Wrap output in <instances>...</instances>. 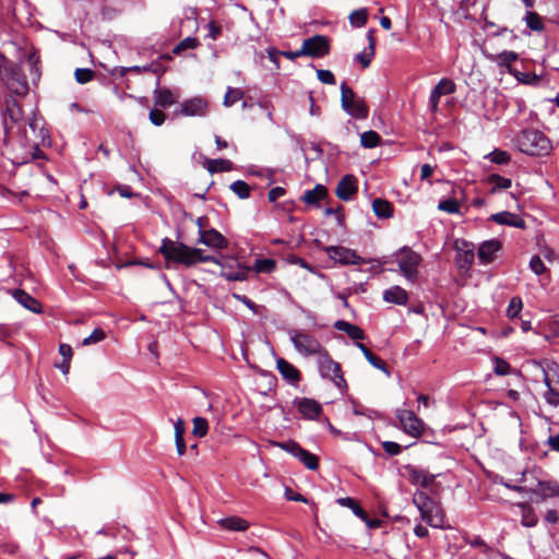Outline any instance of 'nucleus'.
<instances>
[{
  "label": "nucleus",
  "mask_w": 559,
  "mask_h": 559,
  "mask_svg": "<svg viewBox=\"0 0 559 559\" xmlns=\"http://www.w3.org/2000/svg\"><path fill=\"white\" fill-rule=\"evenodd\" d=\"M5 139L3 155L13 165H23L38 158L39 146L49 143L48 131L44 129L43 122L38 118L29 120L28 129H24L19 139H15V133Z\"/></svg>",
  "instance_id": "1"
},
{
  "label": "nucleus",
  "mask_w": 559,
  "mask_h": 559,
  "mask_svg": "<svg viewBox=\"0 0 559 559\" xmlns=\"http://www.w3.org/2000/svg\"><path fill=\"white\" fill-rule=\"evenodd\" d=\"M159 251L166 260L181 263L186 266H193L200 262H213L217 265H222L217 258L204 254L202 249L191 248L185 243L176 242L167 238L163 240Z\"/></svg>",
  "instance_id": "2"
},
{
  "label": "nucleus",
  "mask_w": 559,
  "mask_h": 559,
  "mask_svg": "<svg viewBox=\"0 0 559 559\" xmlns=\"http://www.w3.org/2000/svg\"><path fill=\"white\" fill-rule=\"evenodd\" d=\"M516 147L524 154L544 156L551 151L549 139L538 130H525L515 139Z\"/></svg>",
  "instance_id": "3"
},
{
  "label": "nucleus",
  "mask_w": 559,
  "mask_h": 559,
  "mask_svg": "<svg viewBox=\"0 0 559 559\" xmlns=\"http://www.w3.org/2000/svg\"><path fill=\"white\" fill-rule=\"evenodd\" d=\"M537 372L540 374L547 391L544 394V399L551 406L559 405V365L556 362H547L546 366H542L538 362L534 364Z\"/></svg>",
  "instance_id": "4"
},
{
  "label": "nucleus",
  "mask_w": 559,
  "mask_h": 559,
  "mask_svg": "<svg viewBox=\"0 0 559 559\" xmlns=\"http://www.w3.org/2000/svg\"><path fill=\"white\" fill-rule=\"evenodd\" d=\"M0 76L7 87L14 94L24 95L28 91L27 82L20 69L0 56Z\"/></svg>",
  "instance_id": "5"
},
{
  "label": "nucleus",
  "mask_w": 559,
  "mask_h": 559,
  "mask_svg": "<svg viewBox=\"0 0 559 559\" xmlns=\"http://www.w3.org/2000/svg\"><path fill=\"white\" fill-rule=\"evenodd\" d=\"M414 503L417 506L421 519L427 524L432 527H443L444 514L439 503L423 492L415 496Z\"/></svg>",
  "instance_id": "6"
},
{
  "label": "nucleus",
  "mask_w": 559,
  "mask_h": 559,
  "mask_svg": "<svg viewBox=\"0 0 559 559\" xmlns=\"http://www.w3.org/2000/svg\"><path fill=\"white\" fill-rule=\"evenodd\" d=\"M288 335L295 349L302 356H319L325 349L321 343L307 331L290 330Z\"/></svg>",
  "instance_id": "7"
},
{
  "label": "nucleus",
  "mask_w": 559,
  "mask_h": 559,
  "mask_svg": "<svg viewBox=\"0 0 559 559\" xmlns=\"http://www.w3.org/2000/svg\"><path fill=\"white\" fill-rule=\"evenodd\" d=\"M341 103L343 109L356 119H365L368 116V108L365 103L357 98L352 88L344 82L341 85Z\"/></svg>",
  "instance_id": "8"
},
{
  "label": "nucleus",
  "mask_w": 559,
  "mask_h": 559,
  "mask_svg": "<svg viewBox=\"0 0 559 559\" xmlns=\"http://www.w3.org/2000/svg\"><path fill=\"white\" fill-rule=\"evenodd\" d=\"M400 271L408 281H415L418 274V265L421 258L415 251L403 248L395 254Z\"/></svg>",
  "instance_id": "9"
},
{
  "label": "nucleus",
  "mask_w": 559,
  "mask_h": 559,
  "mask_svg": "<svg viewBox=\"0 0 559 559\" xmlns=\"http://www.w3.org/2000/svg\"><path fill=\"white\" fill-rule=\"evenodd\" d=\"M323 250L331 260L341 265H360L365 260L353 249L343 246H329Z\"/></svg>",
  "instance_id": "10"
},
{
  "label": "nucleus",
  "mask_w": 559,
  "mask_h": 559,
  "mask_svg": "<svg viewBox=\"0 0 559 559\" xmlns=\"http://www.w3.org/2000/svg\"><path fill=\"white\" fill-rule=\"evenodd\" d=\"M318 362L320 373L323 378L330 379L338 388L344 384L345 380L341 371V366L330 357L326 349L318 356Z\"/></svg>",
  "instance_id": "11"
},
{
  "label": "nucleus",
  "mask_w": 559,
  "mask_h": 559,
  "mask_svg": "<svg viewBox=\"0 0 559 559\" xmlns=\"http://www.w3.org/2000/svg\"><path fill=\"white\" fill-rule=\"evenodd\" d=\"M396 417L400 420L403 431L414 438L420 437L425 431L424 421L408 409H397Z\"/></svg>",
  "instance_id": "12"
},
{
  "label": "nucleus",
  "mask_w": 559,
  "mask_h": 559,
  "mask_svg": "<svg viewBox=\"0 0 559 559\" xmlns=\"http://www.w3.org/2000/svg\"><path fill=\"white\" fill-rule=\"evenodd\" d=\"M329 40L325 36L316 35L304 40L301 46V53L314 58H320L329 52Z\"/></svg>",
  "instance_id": "13"
},
{
  "label": "nucleus",
  "mask_w": 559,
  "mask_h": 559,
  "mask_svg": "<svg viewBox=\"0 0 559 559\" xmlns=\"http://www.w3.org/2000/svg\"><path fill=\"white\" fill-rule=\"evenodd\" d=\"M22 118V111L16 100L10 98L7 100V115L4 116V131L5 136L20 132V120Z\"/></svg>",
  "instance_id": "14"
},
{
  "label": "nucleus",
  "mask_w": 559,
  "mask_h": 559,
  "mask_svg": "<svg viewBox=\"0 0 559 559\" xmlns=\"http://www.w3.org/2000/svg\"><path fill=\"white\" fill-rule=\"evenodd\" d=\"M209 110V103L202 97H193L180 105L179 114L188 117H203Z\"/></svg>",
  "instance_id": "15"
},
{
  "label": "nucleus",
  "mask_w": 559,
  "mask_h": 559,
  "mask_svg": "<svg viewBox=\"0 0 559 559\" xmlns=\"http://www.w3.org/2000/svg\"><path fill=\"white\" fill-rule=\"evenodd\" d=\"M455 92V83L450 79H441L435 88L431 91L429 97L430 110L436 112L438 110L440 97L450 95Z\"/></svg>",
  "instance_id": "16"
},
{
  "label": "nucleus",
  "mask_w": 559,
  "mask_h": 559,
  "mask_svg": "<svg viewBox=\"0 0 559 559\" xmlns=\"http://www.w3.org/2000/svg\"><path fill=\"white\" fill-rule=\"evenodd\" d=\"M199 242L213 248V249H226L228 247V240L216 229L199 230Z\"/></svg>",
  "instance_id": "17"
},
{
  "label": "nucleus",
  "mask_w": 559,
  "mask_h": 559,
  "mask_svg": "<svg viewBox=\"0 0 559 559\" xmlns=\"http://www.w3.org/2000/svg\"><path fill=\"white\" fill-rule=\"evenodd\" d=\"M297 409L307 419H316L322 412V406L312 399L301 397L294 401Z\"/></svg>",
  "instance_id": "18"
},
{
  "label": "nucleus",
  "mask_w": 559,
  "mask_h": 559,
  "mask_svg": "<svg viewBox=\"0 0 559 559\" xmlns=\"http://www.w3.org/2000/svg\"><path fill=\"white\" fill-rule=\"evenodd\" d=\"M490 218L499 225H507L516 228H525V222L519 215L503 211L492 214Z\"/></svg>",
  "instance_id": "19"
},
{
  "label": "nucleus",
  "mask_w": 559,
  "mask_h": 559,
  "mask_svg": "<svg viewBox=\"0 0 559 559\" xmlns=\"http://www.w3.org/2000/svg\"><path fill=\"white\" fill-rule=\"evenodd\" d=\"M14 299L25 309L34 312V313H40L41 312V305L37 299L32 297L29 294L22 289H15L13 292Z\"/></svg>",
  "instance_id": "20"
},
{
  "label": "nucleus",
  "mask_w": 559,
  "mask_h": 559,
  "mask_svg": "<svg viewBox=\"0 0 559 559\" xmlns=\"http://www.w3.org/2000/svg\"><path fill=\"white\" fill-rule=\"evenodd\" d=\"M276 367H277L278 372L288 382L295 384L300 380L299 370L294 365H292L289 361H287L286 359L278 358L276 360Z\"/></svg>",
  "instance_id": "21"
},
{
  "label": "nucleus",
  "mask_w": 559,
  "mask_h": 559,
  "mask_svg": "<svg viewBox=\"0 0 559 559\" xmlns=\"http://www.w3.org/2000/svg\"><path fill=\"white\" fill-rule=\"evenodd\" d=\"M500 248V242L495 239L483 242L478 248V258L481 263L486 264L491 262Z\"/></svg>",
  "instance_id": "22"
},
{
  "label": "nucleus",
  "mask_w": 559,
  "mask_h": 559,
  "mask_svg": "<svg viewBox=\"0 0 559 559\" xmlns=\"http://www.w3.org/2000/svg\"><path fill=\"white\" fill-rule=\"evenodd\" d=\"M355 178L353 176H345L336 187V195L344 201H347L356 192Z\"/></svg>",
  "instance_id": "23"
},
{
  "label": "nucleus",
  "mask_w": 559,
  "mask_h": 559,
  "mask_svg": "<svg viewBox=\"0 0 559 559\" xmlns=\"http://www.w3.org/2000/svg\"><path fill=\"white\" fill-rule=\"evenodd\" d=\"M436 475L428 473L424 469L411 468L409 480L414 485H420L424 488H429L435 483Z\"/></svg>",
  "instance_id": "24"
},
{
  "label": "nucleus",
  "mask_w": 559,
  "mask_h": 559,
  "mask_svg": "<svg viewBox=\"0 0 559 559\" xmlns=\"http://www.w3.org/2000/svg\"><path fill=\"white\" fill-rule=\"evenodd\" d=\"M383 299L386 302H392L396 305H406L408 300V294L405 289L400 286H393L389 289L384 290Z\"/></svg>",
  "instance_id": "25"
},
{
  "label": "nucleus",
  "mask_w": 559,
  "mask_h": 559,
  "mask_svg": "<svg viewBox=\"0 0 559 559\" xmlns=\"http://www.w3.org/2000/svg\"><path fill=\"white\" fill-rule=\"evenodd\" d=\"M218 524L228 531L233 532H243L249 527V524L246 520L238 516H229L225 519H221Z\"/></svg>",
  "instance_id": "26"
},
{
  "label": "nucleus",
  "mask_w": 559,
  "mask_h": 559,
  "mask_svg": "<svg viewBox=\"0 0 559 559\" xmlns=\"http://www.w3.org/2000/svg\"><path fill=\"white\" fill-rule=\"evenodd\" d=\"M368 48L356 56V60L362 66V68H368L370 66L374 55V37L372 29L368 32Z\"/></svg>",
  "instance_id": "27"
},
{
  "label": "nucleus",
  "mask_w": 559,
  "mask_h": 559,
  "mask_svg": "<svg viewBox=\"0 0 559 559\" xmlns=\"http://www.w3.org/2000/svg\"><path fill=\"white\" fill-rule=\"evenodd\" d=\"M335 328L338 331L345 332L353 340H362L365 332L358 325L352 324L347 321L340 320L335 323Z\"/></svg>",
  "instance_id": "28"
},
{
  "label": "nucleus",
  "mask_w": 559,
  "mask_h": 559,
  "mask_svg": "<svg viewBox=\"0 0 559 559\" xmlns=\"http://www.w3.org/2000/svg\"><path fill=\"white\" fill-rule=\"evenodd\" d=\"M205 167L209 173L214 174L218 171H230L234 168V165L228 159L217 158V159H206Z\"/></svg>",
  "instance_id": "29"
},
{
  "label": "nucleus",
  "mask_w": 559,
  "mask_h": 559,
  "mask_svg": "<svg viewBox=\"0 0 559 559\" xmlns=\"http://www.w3.org/2000/svg\"><path fill=\"white\" fill-rule=\"evenodd\" d=\"M326 197V189L317 185L313 189L305 192L302 200L308 204H314Z\"/></svg>",
  "instance_id": "30"
},
{
  "label": "nucleus",
  "mask_w": 559,
  "mask_h": 559,
  "mask_svg": "<svg viewBox=\"0 0 559 559\" xmlns=\"http://www.w3.org/2000/svg\"><path fill=\"white\" fill-rule=\"evenodd\" d=\"M177 99L169 90L155 91V104L160 107H167L175 104Z\"/></svg>",
  "instance_id": "31"
},
{
  "label": "nucleus",
  "mask_w": 559,
  "mask_h": 559,
  "mask_svg": "<svg viewBox=\"0 0 559 559\" xmlns=\"http://www.w3.org/2000/svg\"><path fill=\"white\" fill-rule=\"evenodd\" d=\"M519 507L521 508L522 525L526 527L535 526L537 523V518L533 509L525 503H520Z\"/></svg>",
  "instance_id": "32"
},
{
  "label": "nucleus",
  "mask_w": 559,
  "mask_h": 559,
  "mask_svg": "<svg viewBox=\"0 0 559 559\" xmlns=\"http://www.w3.org/2000/svg\"><path fill=\"white\" fill-rule=\"evenodd\" d=\"M356 346L374 368L385 371V362L382 359L372 354L362 343H357Z\"/></svg>",
  "instance_id": "33"
},
{
  "label": "nucleus",
  "mask_w": 559,
  "mask_h": 559,
  "mask_svg": "<svg viewBox=\"0 0 559 559\" xmlns=\"http://www.w3.org/2000/svg\"><path fill=\"white\" fill-rule=\"evenodd\" d=\"M372 209L378 217L386 218L390 217L392 214L391 204L382 199H376L372 202Z\"/></svg>",
  "instance_id": "34"
},
{
  "label": "nucleus",
  "mask_w": 559,
  "mask_h": 559,
  "mask_svg": "<svg viewBox=\"0 0 559 559\" xmlns=\"http://www.w3.org/2000/svg\"><path fill=\"white\" fill-rule=\"evenodd\" d=\"M296 457L309 469L314 471L319 466L317 455L305 449H301L300 453Z\"/></svg>",
  "instance_id": "35"
},
{
  "label": "nucleus",
  "mask_w": 559,
  "mask_h": 559,
  "mask_svg": "<svg viewBox=\"0 0 559 559\" xmlns=\"http://www.w3.org/2000/svg\"><path fill=\"white\" fill-rule=\"evenodd\" d=\"M192 435L197 438H203L207 435L209 431V423L203 417H194L193 420Z\"/></svg>",
  "instance_id": "36"
},
{
  "label": "nucleus",
  "mask_w": 559,
  "mask_h": 559,
  "mask_svg": "<svg viewBox=\"0 0 559 559\" xmlns=\"http://www.w3.org/2000/svg\"><path fill=\"white\" fill-rule=\"evenodd\" d=\"M488 182L492 185L491 193H496L498 190L509 189L511 187V179L501 177L499 175L489 176Z\"/></svg>",
  "instance_id": "37"
},
{
  "label": "nucleus",
  "mask_w": 559,
  "mask_h": 559,
  "mask_svg": "<svg viewBox=\"0 0 559 559\" xmlns=\"http://www.w3.org/2000/svg\"><path fill=\"white\" fill-rule=\"evenodd\" d=\"M381 138L376 131H366L360 135V144L366 148L376 147Z\"/></svg>",
  "instance_id": "38"
},
{
  "label": "nucleus",
  "mask_w": 559,
  "mask_h": 559,
  "mask_svg": "<svg viewBox=\"0 0 559 559\" xmlns=\"http://www.w3.org/2000/svg\"><path fill=\"white\" fill-rule=\"evenodd\" d=\"M524 21L527 27H530L532 31L539 32L544 28V23L536 12L528 11L524 17Z\"/></svg>",
  "instance_id": "39"
},
{
  "label": "nucleus",
  "mask_w": 559,
  "mask_h": 559,
  "mask_svg": "<svg viewBox=\"0 0 559 559\" xmlns=\"http://www.w3.org/2000/svg\"><path fill=\"white\" fill-rule=\"evenodd\" d=\"M275 269L273 259H259L254 262L252 270L257 273H271Z\"/></svg>",
  "instance_id": "40"
},
{
  "label": "nucleus",
  "mask_w": 559,
  "mask_h": 559,
  "mask_svg": "<svg viewBox=\"0 0 559 559\" xmlns=\"http://www.w3.org/2000/svg\"><path fill=\"white\" fill-rule=\"evenodd\" d=\"M242 97H243V92L240 88L228 87L227 92L225 94L223 104L226 107H230L236 102L240 100Z\"/></svg>",
  "instance_id": "41"
},
{
  "label": "nucleus",
  "mask_w": 559,
  "mask_h": 559,
  "mask_svg": "<svg viewBox=\"0 0 559 559\" xmlns=\"http://www.w3.org/2000/svg\"><path fill=\"white\" fill-rule=\"evenodd\" d=\"M368 19V13L366 9H359L350 13L349 22L355 27H362Z\"/></svg>",
  "instance_id": "42"
},
{
  "label": "nucleus",
  "mask_w": 559,
  "mask_h": 559,
  "mask_svg": "<svg viewBox=\"0 0 559 559\" xmlns=\"http://www.w3.org/2000/svg\"><path fill=\"white\" fill-rule=\"evenodd\" d=\"M230 190L237 194L240 199H247L250 195V187L242 180L234 181L230 185Z\"/></svg>",
  "instance_id": "43"
},
{
  "label": "nucleus",
  "mask_w": 559,
  "mask_h": 559,
  "mask_svg": "<svg viewBox=\"0 0 559 559\" xmlns=\"http://www.w3.org/2000/svg\"><path fill=\"white\" fill-rule=\"evenodd\" d=\"M94 71L87 68H78L74 71V78L79 84H86L91 82L94 79Z\"/></svg>",
  "instance_id": "44"
},
{
  "label": "nucleus",
  "mask_w": 559,
  "mask_h": 559,
  "mask_svg": "<svg viewBox=\"0 0 559 559\" xmlns=\"http://www.w3.org/2000/svg\"><path fill=\"white\" fill-rule=\"evenodd\" d=\"M460 203L454 199L442 200L438 204V210L449 214H457L460 213Z\"/></svg>",
  "instance_id": "45"
},
{
  "label": "nucleus",
  "mask_w": 559,
  "mask_h": 559,
  "mask_svg": "<svg viewBox=\"0 0 559 559\" xmlns=\"http://www.w3.org/2000/svg\"><path fill=\"white\" fill-rule=\"evenodd\" d=\"M199 40L195 37H186L173 49L175 55H179L183 50L194 49L199 46Z\"/></svg>",
  "instance_id": "46"
},
{
  "label": "nucleus",
  "mask_w": 559,
  "mask_h": 559,
  "mask_svg": "<svg viewBox=\"0 0 559 559\" xmlns=\"http://www.w3.org/2000/svg\"><path fill=\"white\" fill-rule=\"evenodd\" d=\"M273 445L286 451L287 453L292 454L293 456H297L300 451L301 447L295 442V441H287V442H274Z\"/></svg>",
  "instance_id": "47"
},
{
  "label": "nucleus",
  "mask_w": 559,
  "mask_h": 559,
  "mask_svg": "<svg viewBox=\"0 0 559 559\" xmlns=\"http://www.w3.org/2000/svg\"><path fill=\"white\" fill-rule=\"evenodd\" d=\"M523 308V302L520 297H513L507 308V316L511 319L518 317Z\"/></svg>",
  "instance_id": "48"
},
{
  "label": "nucleus",
  "mask_w": 559,
  "mask_h": 559,
  "mask_svg": "<svg viewBox=\"0 0 559 559\" xmlns=\"http://www.w3.org/2000/svg\"><path fill=\"white\" fill-rule=\"evenodd\" d=\"M106 337V333L104 332V330L102 329H95L91 335H88L87 337H85L83 341H82V346H90L92 344H96V343H99L102 342L103 340H105Z\"/></svg>",
  "instance_id": "49"
},
{
  "label": "nucleus",
  "mask_w": 559,
  "mask_h": 559,
  "mask_svg": "<svg viewBox=\"0 0 559 559\" xmlns=\"http://www.w3.org/2000/svg\"><path fill=\"white\" fill-rule=\"evenodd\" d=\"M518 58L519 56L514 51H502L497 56L496 61L499 66L509 67L513 61L518 60Z\"/></svg>",
  "instance_id": "50"
},
{
  "label": "nucleus",
  "mask_w": 559,
  "mask_h": 559,
  "mask_svg": "<svg viewBox=\"0 0 559 559\" xmlns=\"http://www.w3.org/2000/svg\"><path fill=\"white\" fill-rule=\"evenodd\" d=\"M248 269L241 267L236 272L222 271L221 275L228 281H246Z\"/></svg>",
  "instance_id": "51"
},
{
  "label": "nucleus",
  "mask_w": 559,
  "mask_h": 559,
  "mask_svg": "<svg viewBox=\"0 0 559 559\" xmlns=\"http://www.w3.org/2000/svg\"><path fill=\"white\" fill-rule=\"evenodd\" d=\"M487 157L496 164H507L510 160V155L506 151L495 150L487 155Z\"/></svg>",
  "instance_id": "52"
},
{
  "label": "nucleus",
  "mask_w": 559,
  "mask_h": 559,
  "mask_svg": "<svg viewBox=\"0 0 559 559\" xmlns=\"http://www.w3.org/2000/svg\"><path fill=\"white\" fill-rule=\"evenodd\" d=\"M493 370L498 376H506L510 373V365L506 360L496 357L493 359Z\"/></svg>",
  "instance_id": "53"
},
{
  "label": "nucleus",
  "mask_w": 559,
  "mask_h": 559,
  "mask_svg": "<svg viewBox=\"0 0 559 559\" xmlns=\"http://www.w3.org/2000/svg\"><path fill=\"white\" fill-rule=\"evenodd\" d=\"M530 269L536 275H540L546 271L543 260L538 255H533L530 261Z\"/></svg>",
  "instance_id": "54"
},
{
  "label": "nucleus",
  "mask_w": 559,
  "mask_h": 559,
  "mask_svg": "<svg viewBox=\"0 0 559 559\" xmlns=\"http://www.w3.org/2000/svg\"><path fill=\"white\" fill-rule=\"evenodd\" d=\"M317 76L318 80L323 84L334 85L336 82L334 74L330 70H318Z\"/></svg>",
  "instance_id": "55"
},
{
  "label": "nucleus",
  "mask_w": 559,
  "mask_h": 559,
  "mask_svg": "<svg viewBox=\"0 0 559 559\" xmlns=\"http://www.w3.org/2000/svg\"><path fill=\"white\" fill-rule=\"evenodd\" d=\"M382 448L390 455H399L402 452V447L393 441L382 442Z\"/></svg>",
  "instance_id": "56"
},
{
  "label": "nucleus",
  "mask_w": 559,
  "mask_h": 559,
  "mask_svg": "<svg viewBox=\"0 0 559 559\" xmlns=\"http://www.w3.org/2000/svg\"><path fill=\"white\" fill-rule=\"evenodd\" d=\"M150 120L155 126H162L165 121V114L159 109L150 111Z\"/></svg>",
  "instance_id": "57"
},
{
  "label": "nucleus",
  "mask_w": 559,
  "mask_h": 559,
  "mask_svg": "<svg viewBox=\"0 0 559 559\" xmlns=\"http://www.w3.org/2000/svg\"><path fill=\"white\" fill-rule=\"evenodd\" d=\"M175 428V439L176 438H183V435L186 432L185 421L181 418H178L174 423Z\"/></svg>",
  "instance_id": "58"
},
{
  "label": "nucleus",
  "mask_w": 559,
  "mask_h": 559,
  "mask_svg": "<svg viewBox=\"0 0 559 559\" xmlns=\"http://www.w3.org/2000/svg\"><path fill=\"white\" fill-rule=\"evenodd\" d=\"M59 353L64 358V361H71L72 358V348L68 344H60L59 346Z\"/></svg>",
  "instance_id": "59"
},
{
  "label": "nucleus",
  "mask_w": 559,
  "mask_h": 559,
  "mask_svg": "<svg viewBox=\"0 0 559 559\" xmlns=\"http://www.w3.org/2000/svg\"><path fill=\"white\" fill-rule=\"evenodd\" d=\"M284 194H285V189H283L281 187H275V188L270 190V192H269V200L271 202H274L277 199H280L281 197H283Z\"/></svg>",
  "instance_id": "60"
},
{
  "label": "nucleus",
  "mask_w": 559,
  "mask_h": 559,
  "mask_svg": "<svg viewBox=\"0 0 559 559\" xmlns=\"http://www.w3.org/2000/svg\"><path fill=\"white\" fill-rule=\"evenodd\" d=\"M207 28H209V37H211L212 39H216L217 36L221 34V26L217 25L215 22H210L209 25H207Z\"/></svg>",
  "instance_id": "61"
},
{
  "label": "nucleus",
  "mask_w": 559,
  "mask_h": 559,
  "mask_svg": "<svg viewBox=\"0 0 559 559\" xmlns=\"http://www.w3.org/2000/svg\"><path fill=\"white\" fill-rule=\"evenodd\" d=\"M433 173V167L429 164H424L420 168L421 180H427Z\"/></svg>",
  "instance_id": "62"
},
{
  "label": "nucleus",
  "mask_w": 559,
  "mask_h": 559,
  "mask_svg": "<svg viewBox=\"0 0 559 559\" xmlns=\"http://www.w3.org/2000/svg\"><path fill=\"white\" fill-rule=\"evenodd\" d=\"M234 297L236 299L240 300L241 302H243V305H246L249 309L257 312V307H255L254 302L252 300H250L248 297L236 295V294L234 295Z\"/></svg>",
  "instance_id": "63"
},
{
  "label": "nucleus",
  "mask_w": 559,
  "mask_h": 559,
  "mask_svg": "<svg viewBox=\"0 0 559 559\" xmlns=\"http://www.w3.org/2000/svg\"><path fill=\"white\" fill-rule=\"evenodd\" d=\"M175 442H176V449H177V453L181 456L186 453V443H185V439L183 438H176L175 439Z\"/></svg>",
  "instance_id": "64"
}]
</instances>
